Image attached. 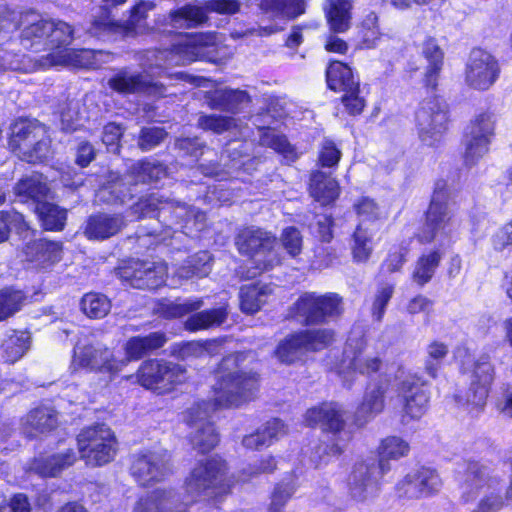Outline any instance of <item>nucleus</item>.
<instances>
[{"label": "nucleus", "instance_id": "1", "mask_svg": "<svg viewBox=\"0 0 512 512\" xmlns=\"http://www.w3.org/2000/svg\"><path fill=\"white\" fill-rule=\"evenodd\" d=\"M246 355L237 353L225 357L217 371V384L214 387V399L195 402L184 414V420L190 427V441L195 449L205 453L213 449L218 434L209 421L211 414L220 408L237 407L253 398L258 390L256 373L242 370Z\"/></svg>", "mask_w": 512, "mask_h": 512}, {"label": "nucleus", "instance_id": "2", "mask_svg": "<svg viewBox=\"0 0 512 512\" xmlns=\"http://www.w3.org/2000/svg\"><path fill=\"white\" fill-rule=\"evenodd\" d=\"M222 37L216 33L180 34L176 36L171 50L147 51L141 63L145 75L121 72L109 80L110 87L120 93L147 92L162 95L163 85L147 79L161 76L167 65H185L202 58H209L218 52Z\"/></svg>", "mask_w": 512, "mask_h": 512}, {"label": "nucleus", "instance_id": "3", "mask_svg": "<svg viewBox=\"0 0 512 512\" xmlns=\"http://www.w3.org/2000/svg\"><path fill=\"white\" fill-rule=\"evenodd\" d=\"M54 27L49 31V43L55 45L56 49L47 56L42 57L39 62L42 68L57 66H72L78 68H96L98 66L97 57L102 52H96L90 49L74 50L71 48H61L71 43L73 29L63 21L51 20Z\"/></svg>", "mask_w": 512, "mask_h": 512}, {"label": "nucleus", "instance_id": "4", "mask_svg": "<svg viewBox=\"0 0 512 512\" xmlns=\"http://www.w3.org/2000/svg\"><path fill=\"white\" fill-rule=\"evenodd\" d=\"M226 463L219 458L199 462L185 479V501L180 502L184 509L204 497L225 493L230 484L225 479Z\"/></svg>", "mask_w": 512, "mask_h": 512}, {"label": "nucleus", "instance_id": "5", "mask_svg": "<svg viewBox=\"0 0 512 512\" xmlns=\"http://www.w3.org/2000/svg\"><path fill=\"white\" fill-rule=\"evenodd\" d=\"M236 245L241 254L251 258L257 273L273 269L282 263L280 253L275 249V237L266 231L254 228H245L236 237Z\"/></svg>", "mask_w": 512, "mask_h": 512}, {"label": "nucleus", "instance_id": "6", "mask_svg": "<svg viewBox=\"0 0 512 512\" xmlns=\"http://www.w3.org/2000/svg\"><path fill=\"white\" fill-rule=\"evenodd\" d=\"M462 490L466 501L472 500L480 492L483 493V497L472 512H498L504 506L499 480L489 477L487 469L478 463L468 465Z\"/></svg>", "mask_w": 512, "mask_h": 512}, {"label": "nucleus", "instance_id": "7", "mask_svg": "<svg viewBox=\"0 0 512 512\" xmlns=\"http://www.w3.org/2000/svg\"><path fill=\"white\" fill-rule=\"evenodd\" d=\"M81 459L89 466H102L111 462L117 452V440L105 424H97L81 430L77 436Z\"/></svg>", "mask_w": 512, "mask_h": 512}, {"label": "nucleus", "instance_id": "8", "mask_svg": "<svg viewBox=\"0 0 512 512\" xmlns=\"http://www.w3.org/2000/svg\"><path fill=\"white\" fill-rule=\"evenodd\" d=\"M126 365V360H119V357L107 347L99 344L77 343L70 369L72 372L86 369L105 374L108 381H111Z\"/></svg>", "mask_w": 512, "mask_h": 512}, {"label": "nucleus", "instance_id": "9", "mask_svg": "<svg viewBox=\"0 0 512 512\" xmlns=\"http://www.w3.org/2000/svg\"><path fill=\"white\" fill-rule=\"evenodd\" d=\"M156 210L158 211L157 217L159 221L178 223L183 220L188 223L193 218L196 228L198 230L203 228L204 213L195 211L185 204L163 201L157 194H151L148 198L141 199L131 207V213L136 218L153 216Z\"/></svg>", "mask_w": 512, "mask_h": 512}, {"label": "nucleus", "instance_id": "10", "mask_svg": "<svg viewBox=\"0 0 512 512\" xmlns=\"http://www.w3.org/2000/svg\"><path fill=\"white\" fill-rule=\"evenodd\" d=\"M497 115L494 111L485 110L476 114L470 121L465 134V161L473 165L489 151L495 137Z\"/></svg>", "mask_w": 512, "mask_h": 512}, {"label": "nucleus", "instance_id": "11", "mask_svg": "<svg viewBox=\"0 0 512 512\" xmlns=\"http://www.w3.org/2000/svg\"><path fill=\"white\" fill-rule=\"evenodd\" d=\"M416 124L421 141L428 146L440 142L448 126V109L439 97L424 99L416 112Z\"/></svg>", "mask_w": 512, "mask_h": 512}, {"label": "nucleus", "instance_id": "12", "mask_svg": "<svg viewBox=\"0 0 512 512\" xmlns=\"http://www.w3.org/2000/svg\"><path fill=\"white\" fill-rule=\"evenodd\" d=\"M385 474L380 472L374 457L357 461L347 478L348 495L356 503L373 500L380 491V480Z\"/></svg>", "mask_w": 512, "mask_h": 512}, {"label": "nucleus", "instance_id": "13", "mask_svg": "<svg viewBox=\"0 0 512 512\" xmlns=\"http://www.w3.org/2000/svg\"><path fill=\"white\" fill-rule=\"evenodd\" d=\"M452 216L453 208L447 190L437 188L426 213L425 226L418 236L419 240L423 243L444 240L450 233Z\"/></svg>", "mask_w": 512, "mask_h": 512}, {"label": "nucleus", "instance_id": "14", "mask_svg": "<svg viewBox=\"0 0 512 512\" xmlns=\"http://www.w3.org/2000/svg\"><path fill=\"white\" fill-rule=\"evenodd\" d=\"M343 311L342 298L336 293L302 294L295 303V313L306 325L322 324Z\"/></svg>", "mask_w": 512, "mask_h": 512}, {"label": "nucleus", "instance_id": "15", "mask_svg": "<svg viewBox=\"0 0 512 512\" xmlns=\"http://www.w3.org/2000/svg\"><path fill=\"white\" fill-rule=\"evenodd\" d=\"M239 10L238 0H209L204 3V6L188 4L170 12L168 24L175 29L191 28L204 23L207 20V12L235 14Z\"/></svg>", "mask_w": 512, "mask_h": 512}, {"label": "nucleus", "instance_id": "16", "mask_svg": "<svg viewBox=\"0 0 512 512\" xmlns=\"http://www.w3.org/2000/svg\"><path fill=\"white\" fill-rule=\"evenodd\" d=\"M396 393L401 404L400 415L403 424L419 420L427 412L429 393L415 375H407L401 380Z\"/></svg>", "mask_w": 512, "mask_h": 512}, {"label": "nucleus", "instance_id": "17", "mask_svg": "<svg viewBox=\"0 0 512 512\" xmlns=\"http://www.w3.org/2000/svg\"><path fill=\"white\" fill-rule=\"evenodd\" d=\"M500 71L499 62L491 53L474 49L466 64L465 83L474 90L486 91L496 83Z\"/></svg>", "mask_w": 512, "mask_h": 512}, {"label": "nucleus", "instance_id": "18", "mask_svg": "<svg viewBox=\"0 0 512 512\" xmlns=\"http://www.w3.org/2000/svg\"><path fill=\"white\" fill-rule=\"evenodd\" d=\"M463 369L470 379V386L466 393V403L480 409L486 403L495 377L494 366L488 355H480L473 363L467 367L464 366Z\"/></svg>", "mask_w": 512, "mask_h": 512}, {"label": "nucleus", "instance_id": "19", "mask_svg": "<svg viewBox=\"0 0 512 512\" xmlns=\"http://www.w3.org/2000/svg\"><path fill=\"white\" fill-rule=\"evenodd\" d=\"M119 276L137 289H156L165 283L167 267L162 262L133 261L119 269Z\"/></svg>", "mask_w": 512, "mask_h": 512}, {"label": "nucleus", "instance_id": "20", "mask_svg": "<svg viewBox=\"0 0 512 512\" xmlns=\"http://www.w3.org/2000/svg\"><path fill=\"white\" fill-rule=\"evenodd\" d=\"M382 368V362L378 356L372 355L365 340L359 333L358 336H350L344 350L342 361L343 377L346 378L345 369L358 372L363 375H370Z\"/></svg>", "mask_w": 512, "mask_h": 512}, {"label": "nucleus", "instance_id": "21", "mask_svg": "<svg viewBox=\"0 0 512 512\" xmlns=\"http://www.w3.org/2000/svg\"><path fill=\"white\" fill-rule=\"evenodd\" d=\"M168 471L165 451H145L133 455L131 474L143 486L162 480Z\"/></svg>", "mask_w": 512, "mask_h": 512}, {"label": "nucleus", "instance_id": "22", "mask_svg": "<svg viewBox=\"0 0 512 512\" xmlns=\"http://www.w3.org/2000/svg\"><path fill=\"white\" fill-rule=\"evenodd\" d=\"M387 389L388 379L370 384L366 388L363 400L355 414L356 422L359 425H364L383 411Z\"/></svg>", "mask_w": 512, "mask_h": 512}, {"label": "nucleus", "instance_id": "23", "mask_svg": "<svg viewBox=\"0 0 512 512\" xmlns=\"http://www.w3.org/2000/svg\"><path fill=\"white\" fill-rule=\"evenodd\" d=\"M204 98L211 109L233 114L238 113L250 102V96L246 91L227 87L207 91Z\"/></svg>", "mask_w": 512, "mask_h": 512}, {"label": "nucleus", "instance_id": "24", "mask_svg": "<svg viewBox=\"0 0 512 512\" xmlns=\"http://www.w3.org/2000/svg\"><path fill=\"white\" fill-rule=\"evenodd\" d=\"M132 512H186L171 490L157 489L140 497Z\"/></svg>", "mask_w": 512, "mask_h": 512}, {"label": "nucleus", "instance_id": "25", "mask_svg": "<svg viewBox=\"0 0 512 512\" xmlns=\"http://www.w3.org/2000/svg\"><path fill=\"white\" fill-rule=\"evenodd\" d=\"M9 147L19 156L25 147L32 146L37 138L43 136L46 131L36 121L19 119L11 125Z\"/></svg>", "mask_w": 512, "mask_h": 512}, {"label": "nucleus", "instance_id": "26", "mask_svg": "<svg viewBox=\"0 0 512 512\" xmlns=\"http://www.w3.org/2000/svg\"><path fill=\"white\" fill-rule=\"evenodd\" d=\"M125 226L121 215L99 213L88 218L84 234L89 239L104 240L117 234Z\"/></svg>", "mask_w": 512, "mask_h": 512}, {"label": "nucleus", "instance_id": "27", "mask_svg": "<svg viewBox=\"0 0 512 512\" xmlns=\"http://www.w3.org/2000/svg\"><path fill=\"white\" fill-rule=\"evenodd\" d=\"M305 421L308 425H320L331 432H340L344 426L341 408L334 403H326L307 410Z\"/></svg>", "mask_w": 512, "mask_h": 512}, {"label": "nucleus", "instance_id": "28", "mask_svg": "<svg viewBox=\"0 0 512 512\" xmlns=\"http://www.w3.org/2000/svg\"><path fill=\"white\" fill-rule=\"evenodd\" d=\"M62 247L57 242L43 239L28 243L24 249L26 260L36 268H45L61 259Z\"/></svg>", "mask_w": 512, "mask_h": 512}, {"label": "nucleus", "instance_id": "29", "mask_svg": "<svg viewBox=\"0 0 512 512\" xmlns=\"http://www.w3.org/2000/svg\"><path fill=\"white\" fill-rule=\"evenodd\" d=\"M352 9V0L325 1V16L332 32L345 33L351 28Z\"/></svg>", "mask_w": 512, "mask_h": 512}, {"label": "nucleus", "instance_id": "30", "mask_svg": "<svg viewBox=\"0 0 512 512\" xmlns=\"http://www.w3.org/2000/svg\"><path fill=\"white\" fill-rule=\"evenodd\" d=\"M309 192L315 201L325 206L338 198L340 188L338 182L330 174L318 170L311 174Z\"/></svg>", "mask_w": 512, "mask_h": 512}, {"label": "nucleus", "instance_id": "31", "mask_svg": "<svg viewBox=\"0 0 512 512\" xmlns=\"http://www.w3.org/2000/svg\"><path fill=\"white\" fill-rule=\"evenodd\" d=\"M409 451L410 445L403 438L398 436H388L384 438L378 447L379 459L376 460L380 472H382V474L389 472L391 469L389 461L405 457L408 455Z\"/></svg>", "mask_w": 512, "mask_h": 512}, {"label": "nucleus", "instance_id": "32", "mask_svg": "<svg viewBox=\"0 0 512 512\" xmlns=\"http://www.w3.org/2000/svg\"><path fill=\"white\" fill-rule=\"evenodd\" d=\"M286 433L284 423L279 419H272L266 422L255 433L243 438V446L247 449H260L269 446Z\"/></svg>", "mask_w": 512, "mask_h": 512}, {"label": "nucleus", "instance_id": "33", "mask_svg": "<svg viewBox=\"0 0 512 512\" xmlns=\"http://www.w3.org/2000/svg\"><path fill=\"white\" fill-rule=\"evenodd\" d=\"M166 342V337L163 333L155 332L144 337H132L125 344V358L119 360H126L127 364L131 360H137L146 353L162 347Z\"/></svg>", "mask_w": 512, "mask_h": 512}, {"label": "nucleus", "instance_id": "34", "mask_svg": "<svg viewBox=\"0 0 512 512\" xmlns=\"http://www.w3.org/2000/svg\"><path fill=\"white\" fill-rule=\"evenodd\" d=\"M76 461V454L72 449L57 453L47 458L36 459L31 469L43 476H56L63 469L71 466Z\"/></svg>", "mask_w": 512, "mask_h": 512}, {"label": "nucleus", "instance_id": "35", "mask_svg": "<svg viewBox=\"0 0 512 512\" xmlns=\"http://www.w3.org/2000/svg\"><path fill=\"white\" fill-rule=\"evenodd\" d=\"M326 77L328 87L336 92L345 93L358 89L359 82L355 80L351 68L342 62H331Z\"/></svg>", "mask_w": 512, "mask_h": 512}, {"label": "nucleus", "instance_id": "36", "mask_svg": "<svg viewBox=\"0 0 512 512\" xmlns=\"http://www.w3.org/2000/svg\"><path fill=\"white\" fill-rule=\"evenodd\" d=\"M211 258L208 252L202 251L191 256L182 266H180L172 279L173 284H180L182 280L190 279L194 276L204 277L211 271Z\"/></svg>", "mask_w": 512, "mask_h": 512}, {"label": "nucleus", "instance_id": "37", "mask_svg": "<svg viewBox=\"0 0 512 512\" xmlns=\"http://www.w3.org/2000/svg\"><path fill=\"white\" fill-rule=\"evenodd\" d=\"M422 54L428 62L425 72L426 85L435 87L443 65V51L436 40L429 37L422 43Z\"/></svg>", "mask_w": 512, "mask_h": 512}, {"label": "nucleus", "instance_id": "38", "mask_svg": "<svg viewBox=\"0 0 512 512\" xmlns=\"http://www.w3.org/2000/svg\"><path fill=\"white\" fill-rule=\"evenodd\" d=\"M57 424L55 411L49 407L36 408L26 417V432L31 437L52 430Z\"/></svg>", "mask_w": 512, "mask_h": 512}, {"label": "nucleus", "instance_id": "39", "mask_svg": "<svg viewBox=\"0 0 512 512\" xmlns=\"http://www.w3.org/2000/svg\"><path fill=\"white\" fill-rule=\"evenodd\" d=\"M15 194L23 201L32 199L38 203H42L41 199L46 197L49 188L46 179L40 174H32L31 176L21 179L14 188Z\"/></svg>", "mask_w": 512, "mask_h": 512}, {"label": "nucleus", "instance_id": "40", "mask_svg": "<svg viewBox=\"0 0 512 512\" xmlns=\"http://www.w3.org/2000/svg\"><path fill=\"white\" fill-rule=\"evenodd\" d=\"M260 9L273 17L296 18L305 12L303 0H260Z\"/></svg>", "mask_w": 512, "mask_h": 512}, {"label": "nucleus", "instance_id": "41", "mask_svg": "<svg viewBox=\"0 0 512 512\" xmlns=\"http://www.w3.org/2000/svg\"><path fill=\"white\" fill-rule=\"evenodd\" d=\"M271 290L267 285H245L240 291V305L245 313H255L267 301Z\"/></svg>", "mask_w": 512, "mask_h": 512}, {"label": "nucleus", "instance_id": "42", "mask_svg": "<svg viewBox=\"0 0 512 512\" xmlns=\"http://www.w3.org/2000/svg\"><path fill=\"white\" fill-rule=\"evenodd\" d=\"M441 259L442 255L438 251H431L420 256L412 273L413 281L419 286L428 283L433 278Z\"/></svg>", "mask_w": 512, "mask_h": 512}, {"label": "nucleus", "instance_id": "43", "mask_svg": "<svg viewBox=\"0 0 512 512\" xmlns=\"http://www.w3.org/2000/svg\"><path fill=\"white\" fill-rule=\"evenodd\" d=\"M306 350L299 332L287 336L278 345L275 355L282 363L291 364L303 359Z\"/></svg>", "mask_w": 512, "mask_h": 512}, {"label": "nucleus", "instance_id": "44", "mask_svg": "<svg viewBox=\"0 0 512 512\" xmlns=\"http://www.w3.org/2000/svg\"><path fill=\"white\" fill-rule=\"evenodd\" d=\"M30 336L27 332L13 331L2 343L3 357L7 362L14 363L29 349Z\"/></svg>", "mask_w": 512, "mask_h": 512}, {"label": "nucleus", "instance_id": "45", "mask_svg": "<svg viewBox=\"0 0 512 512\" xmlns=\"http://www.w3.org/2000/svg\"><path fill=\"white\" fill-rule=\"evenodd\" d=\"M163 364L164 360L151 359L144 361L137 371V382L147 389L159 392L162 379L161 373L164 371Z\"/></svg>", "mask_w": 512, "mask_h": 512}, {"label": "nucleus", "instance_id": "46", "mask_svg": "<svg viewBox=\"0 0 512 512\" xmlns=\"http://www.w3.org/2000/svg\"><path fill=\"white\" fill-rule=\"evenodd\" d=\"M226 315L227 313L224 307L205 310L190 316L187 319L185 326L191 331L208 329L222 324L226 319Z\"/></svg>", "mask_w": 512, "mask_h": 512}, {"label": "nucleus", "instance_id": "47", "mask_svg": "<svg viewBox=\"0 0 512 512\" xmlns=\"http://www.w3.org/2000/svg\"><path fill=\"white\" fill-rule=\"evenodd\" d=\"M36 212L46 230H62L66 220V211L57 205L43 202L36 205Z\"/></svg>", "mask_w": 512, "mask_h": 512}, {"label": "nucleus", "instance_id": "48", "mask_svg": "<svg viewBox=\"0 0 512 512\" xmlns=\"http://www.w3.org/2000/svg\"><path fill=\"white\" fill-rule=\"evenodd\" d=\"M163 370L159 393L171 392L188 379L187 370L178 363L164 361Z\"/></svg>", "mask_w": 512, "mask_h": 512}, {"label": "nucleus", "instance_id": "49", "mask_svg": "<svg viewBox=\"0 0 512 512\" xmlns=\"http://www.w3.org/2000/svg\"><path fill=\"white\" fill-rule=\"evenodd\" d=\"M131 176L136 183H153L166 176V169L160 163L142 161L133 165Z\"/></svg>", "mask_w": 512, "mask_h": 512}, {"label": "nucleus", "instance_id": "50", "mask_svg": "<svg viewBox=\"0 0 512 512\" xmlns=\"http://www.w3.org/2000/svg\"><path fill=\"white\" fill-rule=\"evenodd\" d=\"M372 249L371 229L360 223L353 234L352 254L354 260L357 262L367 261Z\"/></svg>", "mask_w": 512, "mask_h": 512}, {"label": "nucleus", "instance_id": "51", "mask_svg": "<svg viewBox=\"0 0 512 512\" xmlns=\"http://www.w3.org/2000/svg\"><path fill=\"white\" fill-rule=\"evenodd\" d=\"M306 352L319 351L328 347L334 340V332L330 329L319 328L299 332Z\"/></svg>", "mask_w": 512, "mask_h": 512}, {"label": "nucleus", "instance_id": "52", "mask_svg": "<svg viewBox=\"0 0 512 512\" xmlns=\"http://www.w3.org/2000/svg\"><path fill=\"white\" fill-rule=\"evenodd\" d=\"M378 22L379 17L375 12H369L361 21L358 29L364 48H374L380 40L382 33Z\"/></svg>", "mask_w": 512, "mask_h": 512}, {"label": "nucleus", "instance_id": "53", "mask_svg": "<svg viewBox=\"0 0 512 512\" xmlns=\"http://www.w3.org/2000/svg\"><path fill=\"white\" fill-rule=\"evenodd\" d=\"M81 308L90 318H103L110 311L111 303L105 295L88 293L82 298Z\"/></svg>", "mask_w": 512, "mask_h": 512}, {"label": "nucleus", "instance_id": "54", "mask_svg": "<svg viewBox=\"0 0 512 512\" xmlns=\"http://www.w3.org/2000/svg\"><path fill=\"white\" fill-rule=\"evenodd\" d=\"M426 351L424 368L428 375L435 378L448 354V346L443 342L433 341L427 346Z\"/></svg>", "mask_w": 512, "mask_h": 512}, {"label": "nucleus", "instance_id": "55", "mask_svg": "<svg viewBox=\"0 0 512 512\" xmlns=\"http://www.w3.org/2000/svg\"><path fill=\"white\" fill-rule=\"evenodd\" d=\"M26 300L19 290L4 289L0 291V321L16 313Z\"/></svg>", "mask_w": 512, "mask_h": 512}, {"label": "nucleus", "instance_id": "56", "mask_svg": "<svg viewBox=\"0 0 512 512\" xmlns=\"http://www.w3.org/2000/svg\"><path fill=\"white\" fill-rule=\"evenodd\" d=\"M414 472L423 497L431 496L441 489V478L434 469L421 467Z\"/></svg>", "mask_w": 512, "mask_h": 512}, {"label": "nucleus", "instance_id": "57", "mask_svg": "<svg viewBox=\"0 0 512 512\" xmlns=\"http://www.w3.org/2000/svg\"><path fill=\"white\" fill-rule=\"evenodd\" d=\"M201 306V300H189L183 303L164 301L159 304L157 311L166 318H175L181 317L188 312L197 310Z\"/></svg>", "mask_w": 512, "mask_h": 512}, {"label": "nucleus", "instance_id": "58", "mask_svg": "<svg viewBox=\"0 0 512 512\" xmlns=\"http://www.w3.org/2000/svg\"><path fill=\"white\" fill-rule=\"evenodd\" d=\"M295 491L296 484L293 480L278 483L272 492L269 512H281Z\"/></svg>", "mask_w": 512, "mask_h": 512}, {"label": "nucleus", "instance_id": "59", "mask_svg": "<svg viewBox=\"0 0 512 512\" xmlns=\"http://www.w3.org/2000/svg\"><path fill=\"white\" fill-rule=\"evenodd\" d=\"M12 227H16L20 231L28 229L22 214L15 211H0V243L8 239Z\"/></svg>", "mask_w": 512, "mask_h": 512}, {"label": "nucleus", "instance_id": "60", "mask_svg": "<svg viewBox=\"0 0 512 512\" xmlns=\"http://www.w3.org/2000/svg\"><path fill=\"white\" fill-rule=\"evenodd\" d=\"M198 124L205 130L222 133L234 127L236 120L232 117L221 115H202L198 119Z\"/></svg>", "mask_w": 512, "mask_h": 512}, {"label": "nucleus", "instance_id": "61", "mask_svg": "<svg viewBox=\"0 0 512 512\" xmlns=\"http://www.w3.org/2000/svg\"><path fill=\"white\" fill-rule=\"evenodd\" d=\"M280 241L282 247L291 257L298 256L303 247V238L300 231L295 227H288L282 231Z\"/></svg>", "mask_w": 512, "mask_h": 512}, {"label": "nucleus", "instance_id": "62", "mask_svg": "<svg viewBox=\"0 0 512 512\" xmlns=\"http://www.w3.org/2000/svg\"><path fill=\"white\" fill-rule=\"evenodd\" d=\"M49 152V141L45 134L36 139L32 146L25 147L19 157L27 162L42 161L47 158Z\"/></svg>", "mask_w": 512, "mask_h": 512}, {"label": "nucleus", "instance_id": "63", "mask_svg": "<svg viewBox=\"0 0 512 512\" xmlns=\"http://www.w3.org/2000/svg\"><path fill=\"white\" fill-rule=\"evenodd\" d=\"M276 468V461L272 456H266L259 461V464L250 465L244 469L239 477V482H248L262 473H271Z\"/></svg>", "mask_w": 512, "mask_h": 512}, {"label": "nucleus", "instance_id": "64", "mask_svg": "<svg viewBox=\"0 0 512 512\" xmlns=\"http://www.w3.org/2000/svg\"><path fill=\"white\" fill-rule=\"evenodd\" d=\"M394 293V286L391 284L381 285L374 297L372 305V315L377 321H381L385 312V307Z\"/></svg>", "mask_w": 512, "mask_h": 512}]
</instances>
